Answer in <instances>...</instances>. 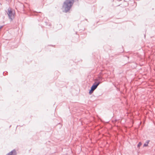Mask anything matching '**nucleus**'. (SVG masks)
<instances>
[{
    "label": "nucleus",
    "mask_w": 155,
    "mask_h": 155,
    "mask_svg": "<svg viewBox=\"0 0 155 155\" xmlns=\"http://www.w3.org/2000/svg\"><path fill=\"white\" fill-rule=\"evenodd\" d=\"M99 83H96L95 84L93 85L91 87V91H89V94H91L93 91L97 88L98 86L99 85Z\"/></svg>",
    "instance_id": "2"
},
{
    "label": "nucleus",
    "mask_w": 155,
    "mask_h": 155,
    "mask_svg": "<svg viewBox=\"0 0 155 155\" xmlns=\"http://www.w3.org/2000/svg\"><path fill=\"white\" fill-rule=\"evenodd\" d=\"M145 146V144H144V146Z\"/></svg>",
    "instance_id": "7"
},
{
    "label": "nucleus",
    "mask_w": 155,
    "mask_h": 155,
    "mask_svg": "<svg viewBox=\"0 0 155 155\" xmlns=\"http://www.w3.org/2000/svg\"><path fill=\"white\" fill-rule=\"evenodd\" d=\"M1 28V27H0V29Z\"/></svg>",
    "instance_id": "8"
},
{
    "label": "nucleus",
    "mask_w": 155,
    "mask_h": 155,
    "mask_svg": "<svg viewBox=\"0 0 155 155\" xmlns=\"http://www.w3.org/2000/svg\"><path fill=\"white\" fill-rule=\"evenodd\" d=\"M74 0H66L64 3L62 9L64 12H67L69 11L74 2Z\"/></svg>",
    "instance_id": "1"
},
{
    "label": "nucleus",
    "mask_w": 155,
    "mask_h": 155,
    "mask_svg": "<svg viewBox=\"0 0 155 155\" xmlns=\"http://www.w3.org/2000/svg\"><path fill=\"white\" fill-rule=\"evenodd\" d=\"M141 145V143L140 142L137 145L138 147H139Z\"/></svg>",
    "instance_id": "6"
},
{
    "label": "nucleus",
    "mask_w": 155,
    "mask_h": 155,
    "mask_svg": "<svg viewBox=\"0 0 155 155\" xmlns=\"http://www.w3.org/2000/svg\"><path fill=\"white\" fill-rule=\"evenodd\" d=\"M150 140H147L146 142V147L147 146V145H148V143H149V142H150Z\"/></svg>",
    "instance_id": "5"
},
{
    "label": "nucleus",
    "mask_w": 155,
    "mask_h": 155,
    "mask_svg": "<svg viewBox=\"0 0 155 155\" xmlns=\"http://www.w3.org/2000/svg\"><path fill=\"white\" fill-rule=\"evenodd\" d=\"M7 155H16V151L15 150H13Z\"/></svg>",
    "instance_id": "4"
},
{
    "label": "nucleus",
    "mask_w": 155,
    "mask_h": 155,
    "mask_svg": "<svg viewBox=\"0 0 155 155\" xmlns=\"http://www.w3.org/2000/svg\"><path fill=\"white\" fill-rule=\"evenodd\" d=\"M8 14L9 18L11 19H12V18L14 17V15L11 9L8 10Z\"/></svg>",
    "instance_id": "3"
}]
</instances>
